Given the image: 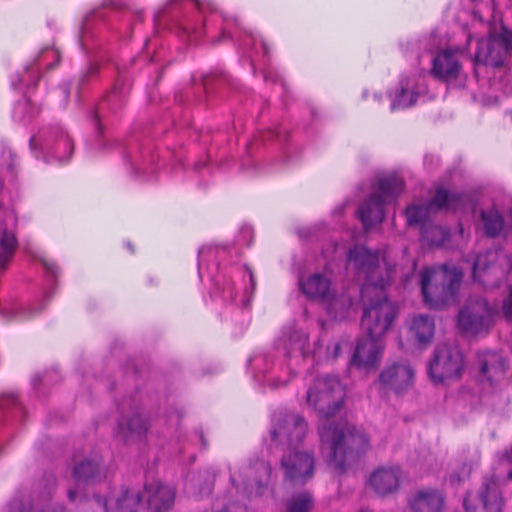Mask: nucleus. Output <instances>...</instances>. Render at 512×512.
I'll use <instances>...</instances> for the list:
<instances>
[{"instance_id": "c9c22d12", "label": "nucleus", "mask_w": 512, "mask_h": 512, "mask_svg": "<svg viewBox=\"0 0 512 512\" xmlns=\"http://www.w3.org/2000/svg\"><path fill=\"white\" fill-rule=\"evenodd\" d=\"M77 491L75 489H69L68 491V498L70 501L74 502L77 499Z\"/></svg>"}, {"instance_id": "f8f14e48", "label": "nucleus", "mask_w": 512, "mask_h": 512, "mask_svg": "<svg viewBox=\"0 0 512 512\" xmlns=\"http://www.w3.org/2000/svg\"><path fill=\"white\" fill-rule=\"evenodd\" d=\"M414 382V369L408 362H395L387 365L379 374V383L384 390L402 394Z\"/></svg>"}, {"instance_id": "e433bc0d", "label": "nucleus", "mask_w": 512, "mask_h": 512, "mask_svg": "<svg viewBox=\"0 0 512 512\" xmlns=\"http://www.w3.org/2000/svg\"><path fill=\"white\" fill-rule=\"evenodd\" d=\"M339 351H340V344H336L335 347H334V357H337L338 354H339Z\"/></svg>"}, {"instance_id": "ea45409f", "label": "nucleus", "mask_w": 512, "mask_h": 512, "mask_svg": "<svg viewBox=\"0 0 512 512\" xmlns=\"http://www.w3.org/2000/svg\"><path fill=\"white\" fill-rule=\"evenodd\" d=\"M126 512H134V511H132V510H129V511H126Z\"/></svg>"}, {"instance_id": "393cba45", "label": "nucleus", "mask_w": 512, "mask_h": 512, "mask_svg": "<svg viewBox=\"0 0 512 512\" xmlns=\"http://www.w3.org/2000/svg\"><path fill=\"white\" fill-rule=\"evenodd\" d=\"M495 260V253L492 251H487L483 254H480L473 266V276L475 279L480 281L483 285H488L489 282L485 279L486 271L490 268V264Z\"/></svg>"}, {"instance_id": "a211bd4d", "label": "nucleus", "mask_w": 512, "mask_h": 512, "mask_svg": "<svg viewBox=\"0 0 512 512\" xmlns=\"http://www.w3.org/2000/svg\"><path fill=\"white\" fill-rule=\"evenodd\" d=\"M412 512H442L444 497L437 490H421L409 501Z\"/></svg>"}, {"instance_id": "7ed1b4c3", "label": "nucleus", "mask_w": 512, "mask_h": 512, "mask_svg": "<svg viewBox=\"0 0 512 512\" xmlns=\"http://www.w3.org/2000/svg\"><path fill=\"white\" fill-rule=\"evenodd\" d=\"M462 281V273L455 267L426 268L420 272L423 299L431 308H442L454 302Z\"/></svg>"}, {"instance_id": "f704fd0d", "label": "nucleus", "mask_w": 512, "mask_h": 512, "mask_svg": "<svg viewBox=\"0 0 512 512\" xmlns=\"http://www.w3.org/2000/svg\"><path fill=\"white\" fill-rule=\"evenodd\" d=\"M305 343H306V338L305 337H299V340H298V350L299 352L302 354L303 351H304V346H305Z\"/></svg>"}, {"instance_id": "b1692460", "label": "nucleus", "mask_w": 512, "mask_h": 512, "mask_svg": "<svg viewBox=\"0 0 512 512\" xmlns=\"http://www.w3.org/2000/svg\"><path fill=\"white\" fill-rule=\"evenodd\" d=\"M325 301L328 303L329 311L334 314L336 318H343L353 305L352 297L348 294L337 296L329 294Z\"/></svg>"}, {"instance_id": "aec40b11", "label": "nucleus", "mask_w": 512, "mask_h": 512, "mask_svg": "<svg viewBox=\"0 0 512 512\" xmlns=\"http://www.w3.org/2000/svg\"><path fill=\"white\" fill-rule=\"evenodd\" d=\"M434 330V320L427 315L419 314L413 317L409 325L410 336L420 344L431 342L434 336Z\"/></svg>"}, {"instance_id": "9b49d317", "label": "nucleus", "mask_w": 512, "mask_h": 512, "mask_svg": "<svg viewBox=\"0 0 512 512\" xmlns=\"http://www.w3.org/2000/svg\"><path fill=\"white\" fill-rule=\"evenodd\" d=\"M284 479L291 486H302L312 479L315 470L314 455L307 451L288 450L281 459Z\"/></svg>"}, {"instance_id": "2f4dec72", "label": "nucleus", "mask_w": 512, "mask_h": 512, "mask_svg": "<svg viewBox=\"0 0 512 512\" xmlns=\"http://www.w3.org/2000/svg\"><path fill=\"white\" fill-rule=\"evenodd\" d=\"M141 502L140 494L137 492H128L126 491L121 499L118 500V507L120 510L124 511L129 506H136Z\"/></svg>"}, {"instance_id": "4be33fe9", "label": "nucleus", "mask_w": 512, "mask_h": 512, "mask_svg": "<svg viewBox=\"0 0 512 512\" xmlns=\"http://www.w3.org/2000/svg\"><path fill=\"white\" fill-rule=\"evenodd\" d=\"M481 219L484 225V232L488 237L498 236L504 226L502 215L495 209L481 212Z\"/></svg>"}, {"instance_id": "7c9ffc66", "label": "nucleus", "mask_w": 512, "mask_h": 512, "mask_svg": "<svg viewBox=\"0 0 512 512\" xmlns=\"http://www.w3.org/2000/svg\"><path fill=\"white\" fill-rule=\"evenodd\" d=\"M446 236L447 233L441 227L438 226L432 227L430 231H428L427 229L423 230L424 239L427 240L432 245L442 244Z\"/></svg>"}, {"instance_id": "1a4fd4ad", "label": "nucleus", "mask_w": 512, "mask_h": 512, "mask_svg": "<svg viewBox=\"0 0 512 512\" xmlns=\"http://www.w3.org/2000/svg\"><path fill=\"white\" fill-rule=\"evenodd\" d=\"M307 431L308 425L302 416L279 412L273 416L270 435L273 442L286 444L291 450L298 447L306 437Z\"/></svg>"}, {"instance_id": "f03ea898", "label": "nucleus", "mask_w": 512, "mask_h": 512, "mask_svg": "<svg viewBox=\"0 0 512 512\" xmlns=\"http://www.w3.org/2000/svg\"><path fill=\"white\" fill-rule=\"evenodd\" d=\"M348 262L364 277L361 295L367 306L362 316V327L367 336L384 337L391 329L397 309L384 293L390 283L393 267L385 256L372 252L364 246H356L349 251Z\"/></svg>"}, {"instance_id": "dca6fc26", "label": "nucleus", "mask_w": 512, "mask_h": 512, "mask_svg": "<svg viewBox=\"0 0 512 512\" xmlns=\"http://www.w3.org/2000/svg\"><path fill=\"white\" fill-rule=\"evenodd\" d=\"M145 492L150 512H166L174 504L175 490L158 481L146 484Z\"/></svg>"}, {"instance_id": "4468645a", "label": "nucleus", "mask_w": 512, "mask_h": 512, "mask_svg": "<svg viewBox=\"0 0 512 512\" xmlns=\"http://www.w3.org/2000/svg\"><path fill=\"white\" fill-rule=\"evenodd\" d=\"M461 70L462 66L456 53L447 49L436 54L430 73L436 79L449 83L458 79Z\"/></svg>"}, {"instance_id": "20e7f679", "label": "nucleus", "mask_w": 512, "mask_h": 512, "mask_svg": "<svg viewBox=\"0 0 512 512\" xmlns=\"http://www.w3.org/2000/svg\"><path fill=\"white\" fill-rule=\"evenodd\" d=\"M404 181L397 175L379 180L377 190L359 208L358 215L365 229L379 224L384 218V205L402 192Z\"/></svg>"}, {"instance_id": "423d86ee", "label": "nucleus", "mask_w": 512, "mask_h": 512, "mask_svg": "<svg viewBox=\"0 0 512 512\" xmlns=\"http://www.w3.org/2000/svg\"><path fill=\"white\" fill-rule=\"evenodd\" d=\"M467 195L439 188L435 196L425 204H412L406 208L405 215L409 225L424 226L432 213L445 209L457 211L467 202Z\"/></svg>"}, {"instance_id": "c85d7f7f", "label": "nucleus", "mask_w": 512, "mask_h": 512, "mask_svg": "<svg viewBox=\"0 0 512 512\" xmlns=\"http://www.w3.org/2000/svg\"><path fill=\"white\" fill-rule=\"evenodd\" d=\"M97 471V465L90 461L85 460L80 463H78L74 468V477L78 481L82 480H88L89 478H92Z\"/></svg>"}, {"instance_id": "f3484780", "label": "nucleus", "mask_w": 512, "mask_h": 512, "mask_svg": "<svg viewBox=\"0 0 512 512\" xmlns=\"http://www.w3.org/2000/svg\"><path fill=\"white\" fill-rule=\"evenodd\" d=\"M477 366L482 378L490 383L502 379L506 372L504 358L496 352H479Z\"/></svg>"}, {"instance_id": "2eb2a0df", "label": "nucleus", "mask_w": 512, "mask_h": 512, "mask_svg": "<svg viewBox=\"0 0 512 512\" xmlns=\"http://www.w3.org/2000/svg\"><path fill=\"white\" fill-rule=\"evenodd\" d=\"M401 471L397 466H383L374 470L368 480V485L378 495L384 496L399 488Z\"/></svg>"}, {"instance_id": "a878e982", "label": "nucleus", "mask_w": 512, "mask_h": 512, "mask_svg": "<svg viewBox=\"0 0 512 512\" xmlns=\"http://www.w3.org/2000/svg\"><path fill=\"white\" fill-rule=\"evenodd\" d=\"M480 456L479 453H475L471 459H467L463 457L459 469L450 474L449 479L452 484H458L463 479L470 476L473 467L479 462Z\"/></svg>"}, {"instance_id": "c756f323", "label": "nucleus", "mask_w": 512, "mask_h": 512, "mask_svg": "<svg viewBox=\"0 0 512 512\" xmlns=\"http://www.w3.org/2000/svg\"><path fill=\"white\" fill-rule=\"evenodd\" d=\"M417 95L408 89L402 88L400 93L396 96L392 103V108H406L413 105L416 101Z\"/></svg>"}, {"instance_id": "6ab92c4d", "label": "nucleus", "mask_w": 512, "mask_h": 512, "mask_svg": "<svg viewBox=\"0 0 512 512\" xmlns=\"http://www.w3.org/2000/svg\"><path fill=\"white\" fill-rule=\"evenodd\" d=\"M302 292L310 299L325 300L330 294V280L322 274L310 275L299 281Z\"/></svg>"}, {"instance_id": "0eeeda50", "label": "nucleus", "mask_w": 512, "mask_h": 512, "mask_svg": "<svg viewBox=\"0 0 512 512\" xmlns=\"http://www.w3.org/2000/svg\"><path fill=\"white\" fill-rule=\"evenodd\" d=\"M464 358L456 345L441 344L436 347L429 363V375L435 384H444L461 377Z\"/></svg>"}, {"instance_id": "6e6552de", "label": "nucleus", "mask_w": 512, "mask_h": 512, "mask_svg": "<svg viewBox=\"0 0 512 512\" xmlns=\"http://www.w3.org/2000/svg\"><path fill=\"white\" fill-rule=\"evenodd\" d=\"M505 479L512 480V451L506 452L499 460L495 472L487 477L479 492L484 512H503L504 499L500 491V483Z\"/></svg>"}, {"instance_id": "72a5a7b5", "label": "nucleus", "mask_w": 512, "mask_h": 512, "mask_svg": "<svg viewBox=\"0 0 512 512\" xmlns=\"http://www.w3.org/2000/svg\"><path fill=\"white\" fill-rule=\"evenodd\" d=\"M95 501L102 508L103 512H107V502H106V500L102 499L100 496H96L95 497Z\"/></svg>"}, {"instance_id": "f257e3e1", "label": "nucleus", "mask_w": 512, "mask_h": 512, "mask_svg": "<svg viewBox=\"0 0 512 512\" xmlns=\"http://www.w3.org/2000/svg\"><path fill=\"white\" fill-rule=\"evenodd\" d=\"M307 403L324 419L319 427L320 450L330 467L342 473L349 458L364 452L369 444L367 437L344 423H334L328 418L342 406L344 390L335 377H318L309 387Z\"/></svg>"}, {"instance_id": "cd10ccee", "label": "nucleus", "mask_w": 512, "mask_h": 512, "mask_svg": "<svg viewBox=\"0 0 512 512\" xmlns=\"http://www.w3.org/2000/svg\"><path fill=\"white\" fill-rule=\"evenodd\" d=\"M119 429L123 434H136L141 435L146 431V424L140 415H134L127 421L126 427L122 423L119 424Z\"/></svg>"}, {"instance_id": "473e14b6", "label": "nucleus", "mask_w": 512, "mask_h": 512, "mask_svg": "<svg viewBox=\"0 0 512 512\" xmlns=\"http://www.w3.org/2000/svg\"><path fill=\"white\" fill-rule=\"evenodd\" d=\"M503 314L507 319H512V289L509 297L503 304Z\"/></svg>"}, {"instance_id": "5701e85b", "label": "nucleus", "mask_w": 512, "mask_h": 512, "mask_svg": "<svg viewBox=\"0 0 512 512\" xmlns=\"http://www.w3.org/2000/svg\"><path fill=\"white\" fill-rule=\"evenodd\" d=\"M16 243L13 232L0 228V268H4L12 257Z\"/></svg>"}, {"instance_id": "412c9836", "label": "nucleus", "mask_w": 512, "mask_h": 512, "mask_svg": "<svg viewBox=\"0 0 512 512\" xmlns=\"http://www.w3.org/2000/svg\"><path fill=\"white\" fill-rule=\"evenodd\" d=\"M252 475L256 476V487L254 488L252 484H250L251 490L249 493L250 495L254 494L259 496L263 494L268 484L271 475V467L267 462L259 460L249 467L248 476L251 477Z\"/></svg>"}, {"instance_id": "4c0bfd02", "label": "nucleus", "mask_w": 512, "mask_h": 512, "mask_svg": "<svg viewBox=\"0 0 512 512\" xmlns=\"http://www.w3.org/2000/svg\"><path fill=\"white\" fill-rule=\"evenodd\" d=\"M468 502H469V498H468V497H466V498H465V500H464V505H465L466 511H467V512H470V508H469V506H468Z\"/></svg>"}, {"instance_id": "ddd939ff", "label": "nucleus", "mask_w": 512, "mask_h": 512, "mask_svg": "<svg viewBox=\"0 0 512 512\" xmlns=\"http://www.w3.org/2000/svg\"><path fill=\"white\" fill-rule=\"evenodd\" d=\"M383 343L380 338L366 336L356 346L352 364L359 369L370 370L376 368L381 361Z\"/></svg>"}, {"instance_id": "58836bf2", "label": "nucleus", "mask_w": 512, "mask_h": 512, "mask_svg": "<svg viewBox=\"0 0 512 512\" xmlns=\"http://www.w3.org/2000/svg\"><path fill=\"white\" fill-rule=\"evenodd\" d=\"M218 512H228V511L226 509H222V510H220Z\"/></svg>"}, {"instance_id": "9d476101", "label": "nucleus", "mask_w": 512, "mask_h": 512, "mask_svg": "<svg viewBox=\"0 0 512 512\" xmlns=\"http://www.w3.org/2000/svg\"><path fill=\"white\" fill-rule=\"evenodd\" d=\"M512 52V31L501 26L499 33H491L488 38L480 39L475 54L476 64L499 67L507 53Z\"/></svg>"}, {"instance_id": "39448f33", "label": "nucleus", "mask_w": 512, "mask_h": 512, "mask_svg": "<svg viewBox=\"0 0 512 512\" xmlns=\"http://www.w3.org/2000/svg\"><path fill=\"white\" fill-rule=\"evenodd\" d=\"M494 309L486 299L472 297L468 299L458 313V327L466 336L488 334L493 324Z\"/></svg>"}, {"instance_id": "bb28decb", "label": "nucleus", "mask_w": 512, "mask_h": 512, "mask_svg": "<svg viewBox=\"0 0 512 512\" xmlns=\"http://www.w3.org/2000/svg\"><path fill=\"white\" fill-rule=\"evenodd\" d=\"M313 498L308 492L290 498L286 504V512H310L313 508Z\"/></svg>"}]
</instances>
